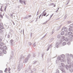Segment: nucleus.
<instances>
[{"label":"nucleus","instance_id":"09e8293b","mask_svg":"<svg viewBox=\"0 0 73 73\" xmlns=\"http://www.w3.org/2000/svg\"><path fill=\"white\" fill-rule=\"evenodd\" d=\"M0 73H3V71L1 70H0Z\"/></svg>","mask_w":73,"mask_h":73},{"label":"nucleus","instance_id":"7ed1b4c3","mask_svg":"<svg viewBox=\"0 0 73 73\" xmlns=\"http://www.w3.org/2000/svg\"><path fill=\"white\" fill-rule=\"evenodd\" d=\"M65 68H66L67 70H68L69 68H71V66L70 65H68L66 64L65 66Z\"/></svg>","mask_w":73,"mask_h":73},{"label":"nucleus","instance_id":"72a5a7b5","mask_svg":"<svg viewBox=\"0 0 73 73\" xmlns=\"http://www.w3.org/2000/svg\"><path fill=\"white\" fill-rule=\"evenodd\" d=\"M7 68H6L5 69V70L4 71V72H6V71H7Z\"/></svg>","mask_w":73,"mask_h":73},{"label":"nucleus","instance_id":"423d86ee","mask_svg":"<svg viewBox=\"0 0 73 73\" xmlns=\"http://www.w3.org/2000/svg\"><path fill=\"white\" fill-rule=\"evenodd\" d=\"M3 45H4L3 43L2 42H0V48L2 49V48L3 47Z\"/></svg>","mask_w":73,"mask_h":73},{"label":"nucleus","instance_id":"c03bdc74","mask_svg":"<svg viewBox=\"0 0 73 73\" xmlns=\"http://www.w3.org/2000/svg\"><path fill=\"white\" fill-rule=\"evenodd\" d=\"M27 16H26L25 17H24V19H27Z\"/></svg>","mask_w":73,"mask_h":73},{"label":"nucleus","instance_id":"bf43d9fd","mask_svg":"<svg viewBox=\"0 0 73 73\" xmlns=\"http://www.w3.org/2000/svg\"><path fill=\"white\" fill-rule=\"evenodd\" d=\"M6 6H5V10L6 9Z\"/></svg>","mask_w":73,"mask_h":73},{"label":"nucleus","instance_id":"9d476101","mask_svg":"<svg viewBox=\"0 0 73 73\" xmlns=\"http://www.w3.org/2000/svg\"><path fill=\"white\" fill-rule=\"evenodd\" d=\"M65 40V37L64 36H62V38L60 39V41H63Z\"/></svg>","mask_w":73,"mask_h":73},{"label":"nucleus","instance_id":"473e14b6","mask_svg":"<svg viewBox=\"0 0 73 73\" xmlns=\"http://www.w3.org/2000/svg\"><path fill=\"white\" fill-rule=\"evenodd\" d=\"M8 70L9 71H10V70H11V68H9V69Z\"/></svg>","mask_w":73,"mask_h":73},{"label":"nucleus","instance_id":"6ab92c4d","mask_svg":"<svg viewBox=\"0 0 73 73\" xmlns=\"http://www.w3.org/2000/svg\"><path fill=\"white\" fill-rule=\"evenodd\" d=\"M60 61H61V62H65V61L64 60V59L63 60V59H60Z\"/></svg>","mask_w":73,"mask_h":73},{"label":"nucleus","instance_id":"a18cd8bd","mask_svg":"<svg viewBox=\"0 0 73 73\" xmlns=\"http://www.w3.org/2000/svg\"><path fill=\"white\" fill-rule=\"evenodd\" d=\"M0 17H3V15H0Z\"/></svg>","mask_w":73,"mask_h":73},{"label":"nucleus","instance_id":"a19ab883","mask_svg":"<svg viewBox=\"0 0 73 73\" xmlns=\"http://www.w3.org/2000/svg\"><path fill=\"white\" fill-rule=\"evenodd\" d=\"M56 73H59V70H57Z\"/></svg>","mask_w":73,"mask_h":73},{"label":"nucleus","instance_id":"864d4df0","mask_svg":"<svg viewBox=\"0 0 73 73\" xmlns=\"http://www.w3.org/2000/svg\"><path fill=\"white\" fill-rule=\"evenodd\" d=\"M41 14L39 16V19H40V17H41Z\"/></svg>","mask_w":73,"mask_h":73},{"label":"nucleus","instance_id":"9b49d317","mask_svg":"<svg viewBox=\"0 0 73 73\" xmlns=\"http://www.w3.org/2000/svg\"><path fill=\"white\" fill-rule=\"evenodd\" d=\"M66 56L67 57H69V56H70L71 57H72V54H71L70 55L69 54H66Z\"/></svg>","mask_w":73,"mask_h":73},{"label":"nucleus","instance_id":"c85d7f7f","mask_svg":"<svg viewBox=\"0 0 73 73\" xmlns=\"http://www.w3.org/2000/svg\"><path fill=\"white\" fill-rule=\"evenodd\" d=\"M0 32H1V33H2L3 32V30L1 29H0Z\"/></svg>","mask_w":73,"mask_h":73},{"label":"nucleus","instance_id":"0e129e2a","mask_svg":"<svg viewBox=\"0 0 73 73\" xmlns=\"http://www.w3.org/2000/svg\"><path fill=\"white\" fill-rule=\"evenodd\" d=\"M48 15H49V14H48L47 15H46V17L48 16Z\"/></svg>","mask_w":73,"mask_h":73},{"label":"nucleus","instance_id":"dca6fc26","mask_svg":"<svg viewBox=\"0 0 73 73\" xmlns=\"http://www.w3.org/2000/svg\"><path fill=\"white\" fill-rule=\"evenodd\" d=\"M70 71L71 72H73V69L72 68H71V67L70 68Z\"/></svg>","mask_w":73,"mask_h":73},{"label":"nucleus","instance_id":"2f4dec72","mask_svg":"<svg viewBox=\"0 0 73 73\" xmlns=\"http://www.w3.org/2000/svg\"><path fill=\"white\" fill-rule=\"evenodd\" d=\"M47 23V21L45 22H44V23H43V24H46Z\"/></svg>","mask_w":73,"mask_h":73},{"label":"nucleus","instance_id":"a878e982","mask_svg":"<svg viewBox=\"0 0 73 73\" xmlns=\"http://www.w3.org/2000/svg\"><path fill=\"white\" fill-rule=\"evenodd\" d=\"M70 27L71 28H73V24L70 25Z\"/></svg>","mask_w":73,"mask_h":73},{"label":"nucleus","instance_id":"cd10ccee","mask_svg":"<svg viewBox=\"0 0 73 73\" xmlns=\"http://www.w3.org/2000/svg\"><path fill=\"white\" fill-rule=\"evenodd\" d=\"M58 45H59L57 44V43L56 44V48H58Z\"/></svg>","mask_w":73,"mask_h":73},{"label":"nucleus","instance_id":"5701e85b","mask_svg":"<svg viewBox=\"0 0 73 73\" xmlns=\"http://www.w3.org/2000/svg\"><path fill=\"white\" fill-rule=\"evenodd\" d=\"M66 42H64L62 43V45L63 46H64V45H65V44H66Z\"/></svg>","mask_w":73,"mask_h":73},{"label":"nucleus","instance_id":"6e6d98bb","mask_svg":"<svg viewBox=\"0 0 73 73\" xmlns=\"http://www.w3.org/2000/svg\"><path fill=\"white\" fill-rule=\"evenodd\" d=\"M2 40V39H1L0 38V42H1V41Z\"/></svg>","mask_w":73,"mask_h":73},{"label":"nucleus","instance_id":"603ef678","mask_svg":"<svg viewBox=\"0 0 73 73\" xmlns=\"http://www.w3.org/2000/svg\"><path fill=\"white\" fill-rule=\"evenodd\" d=\"M44 12H45V11H44L42 13V16H43V14H44Z\"/></svg>","mask_w":73,"mask_h":73},{"label":"nucleus","instance_id":"c756f323","mask_svg":"<svg viewBox=\"0 0 73 73\" xmlns=\"http://www.w3.org/2000/svg\"><path fill=\"white\" fill-rule=\"evenodd\" d=\"M72 41V38H71L70 39H69V41Z\"/></svg>","mask_w":73,"mask_h":73},{"label":"nucleus","instance_id":"f257e3e1","mask_svg":"<svg viewBox=\"0 0 73 73\" xmlns=\"http://www.w3.org/2000/svg\"><path fill=\"white\" fill-rule=\"evenodd\" d=\"M62 30L63 31H64V32H66L68 29L66 27H63L62 29Z\"/></svg>","mask_w":73,"mask_h":73},{"label":"nucleus","instance_id":"5fc2aeb1","mask_svg":"<svg viewBox=\"0 0 73 73\" xmlns=\"http://www.w3.org/2000/svg\"><path fill=\"white\" fill-rule=\"evenodd\" d=\"M7 38H9V35H8V36H7Z\"/></svg>","mask_w":73,"mask_h":73},{"label":"nucleus","instance_id":"e433bc0d","mask_svg":"<svg viewBox=\"0 0 73 73\" xmlns=\"http://www.w3.org/2000/svg\"><path fill=\"white\" fill-rule=\"evenodd\" d=\"M46 13H45L43 15L44 16H46Z\"/></svg>","mask_w":73,"mask_h":73},{"label":"nucleus","instance_id":"412c9836","mask_svg":"<svg viewBox=\"0 0 73 73\" xmlns=\"http://www.w3.org/2000/svg\"><path fill=\"white\" fill-rule=\"evenodd\" d=\"M3 6H1V8L0 9V11H2V12H3Z\"/></svg>","mask_w":73,"mask_h":73},{"label":"nucleus","instance_id":"13d9d810","mask_svg":"<svg viewBox=\"0 0 73 73\" xmlns=\"http://www.w3.org/2000/svg\"><path fill=\"white\" fill-rule=\"evenodd\" d=\"M12 56H11V57L10 58V60H11V59H12Z\"/></svg>","mask_w":73,"mask_h":73},{"label":"nucleus","instance_id":"ddd939ff","mask_svg":"<svg viewBox=\"0 0 73 73\" xmlns=\"http://www.w3.org/2000/svg\"><path fill=\"white\" fill-rule=\"evenodd\" d=\"M2 52L4 54H6L7 53V51L5 50H3Z\"/></svg>","mask_w":73,"mask_h":73},{"label":"nucleus","instance_id":"2eb2a0df","mask_svg":"<svg viewBox=\"0 0 73 73\" xmlns=\"http://www.w3.org/2000/svg\"><path fill=\"white\" fill-rule=\"evenodd\" d=\"M25 58V56H23L22 55H21V59H23V58Z\"/></svg>","mask_w":73,"mask_h":73},{"label":"nucleus","instance_id":"ea45409f","mask_svg":"<svg viewBox=\"0 0 73 73\" xmlns=\"http://www.w3.org/2000/svg\"><path fill=\"white\" fill-rule=\"evenodd\" d=\"M30 56H31V55H30V54L28 55V58H29V57H30Z\"/></svg>","mask_w":73,"mask_h":73},{"label":"nucleus","instance_id":"4d7b16f0","mask_svg":"<svg viewBox=\"0 0 73 73\" xmlns=\"http://www.w3.org/2000/svg\"><path fill=\"white\" fill-rule=\"evenodd\" d=\"M0 54H1H1H2V52H0Z\"/></svg>","mask_w":73,"mask_h":73},{"label":"nucleus","instance_id":"052dcab7","mask_svg":"<svg viewBox=\"0 0 73 73\" xmlns=\"http://www.w3.org/2000/svg\"><path fill=\"white\" fill-rule=\"evenodd\" d=\"M56 13H57V12H58V10H57L56 11Z\"/></svg>","mask_w":73,"mask_h":73},{"label":"nucleus","instance_id":"3c124183","mask_svg":"<svg viewBox=\"0 0 73 73\" xmlns=\"http://www.w3.org/2000/svg\"><path fill=\"white\" fill-rule=\"evenodd\" d=\"M68 23H71V22H70V21H68Z\"/></svg>","mask_w":73,"mask_h":73},{"label":"nucleus","instance_id":"f704fd0d","mask_svg":"<svg viewBox=\"0 0 73 73\" xmlns=\"http://www.w3.org/2000/svg\"><path fill=\"white\" fill-rule=\"evenodd\" d=\"M57 37L58 38H60V35H58L57 36Z\"/></svg>","mask_w":73,"mask_h":73},{"label":"nucleus","instance_id":"b1692460","mask_svg":"<svg viewBox=\"0 0 73 73\" xmlns=\"http://www.w3.org/2000/svg\"><path fill=\"white\" fill-rule=\"evenodd\" d=\"M72 33V32H70L68 33V35H71Z\"/></svg>","mask_w":73,"mask_h":73},{"label":"nucleus","instance_id":"de8ad7c7","mask_svg":"<svg viewBox=\"0 0 73 73\" xmlns=\"http://www.w3.org/2000/svg\"><path fill=\"white\" fill-rule=\"evenodd\" d=\"M53 14H52V15H51L50 16V18H51V17H52V16H53Z\"/></svg>","mask_w":73,"mask_h":73},{"label":"nucleus","instance_id":"8fccbe9b","mask_svg":"<svg viewBox=\"0 0 73 73\" xmlns=\"http://www.w3.org/2000/svg\"><path fill=\"white\" fill-rule=\"evenodd\" d=\"M67 44H68V45H69V44H70V42H68Z\"/></svg>","mask_w":73,"mask_h":73},{"label":"nucleus","instance_id":"4c0bfd02","mask_svg":"<svg viewBox=\"0 0 73 73\" xmlns=\"http://www.w3.org/2000/svg\"><path fill=\"white\" fill-rule=\"evenodd\" d=\"M62 66H63V67H65V65L64 64H62Z\"/></svg>","mask_w":73,"mask_h":73},{"label":"nucleus","instance_id":"f8f14e48","mask_svg":"<svg viewBox=\"0 0 73 73\" xmlns=\"http://www.w3.org/2000/svg\"><path fill=\"white\" fill-rule=\"evenodd\" d=\"M60 57H61V58H65V56L64 54H62L61 55Z\"/></svg>","mask_w":73,"mask_h":73},{"label":"nucleus","instance_id":"0eeeda50","mask_svg":"<svg viewBox=\"0 0 73 73\" xmlns=\"http://www.w3.org/2000/svg\"><path fill=\"white\" fill-rule=\"evenodd\" d=\"M61 60V57H60L58 56L57 58V60L56 61V64H57L58 63V61H59V60Z\"/></svg>","mask_w":73,"mask_h":73},{"label":"nucleus","instance_id":"4468645a","mask_svg":"<svg viewBox=\"0 0 73 73\" xmlns=\"http://www.w3.org/2000/svg\"><path fill=\"white\" fill-rule=\"evenodd\" d=\"M65 40L66 41H69V39L67 38H65Z\"/></svg>","mask_w":73,"mask_h":73},{"label":"nucleus","instance_id":"bb28decb","mask_svg":"<svg viewBox=\"0 0 73 73\" xmlns=\"http://www.w3.org/2000/svg\"><path fill=\"white\" fill-rule=\"evenodd\" d=\"M69 31H72V28H69Z\"/></svg>","mask_w":73,"mask_h":73},{"label":"nucleus","instance_id":"c9c22d12","mask_svg":"<svg viewBox=\"0 0 73 73\" xmlns=\"http://www.w3.org/2000/svg\"><path fill=\"white\" fill-rule=\"evenodd\" d=\"M70 38H72V37H73V36L72 35H71L70 36Z\"/></svg>","mask_w":73,"mask_h":73},{"label":"nucleus","instance_id":"49530a36","mask_svg":"<svg viewBox=\"0 0 73 73\" xmlns=\"http://www.w3.org/2000/svg\"><path fill=\"white\" fill-rule=\"evenodd\" d=\"M49 47H48V48L47 49V51H48L49 50Z\"/></svg>","mask_w":73,"mask_h":73},{"label":"nucleus","instance_id":"e2e57ef3","mask_svg":"<svg viewBox=\"0 0 73 73\" xmlns=\"http://www.w3.org/2000/svg\"><path fill=\"white\" fill-rule=\"evenodd\" d=\"M29 17H31V16L29 15Z\"/></svg>","mask_w":73,"mask_h":73},{"label":"nucleus","instance_id":"aec40b11","mask_svg":"<svg viewBox=\"0 0 73 73\" xmlns=\"http://www.w3.org/2000/svg\"><path fill=\"white\" fill-rule=\"evenodd\" d=\"M61 35H64V31H62L61 32Z\"/></svg>","mask_w":73,"mask_h":73},{"label":"nucleus","instance_id":"37998d69","mask_svg":"<svg viewBox=\"0 0 73 73\" xmlns=\"http://www.w3.org/2000/svg\"><path fill=\"white\" fill-rule=\"evenodd\" d=\"M36 70V69L35 68H34L33 69V72H34V71H35Z\"/></svg>","mask_w":73,"mask_h":73},{"label":"nucleus","instance_id":"a211bd4d","mask_svg":"<svg viewBox=\"0 0 73 73\" xmlns=\"http://www.w3.org/2000/svg\"><path fill=\"white\" fill-rule=\"evenodd\" d=\"M37 61H34L33 62V64H35L37 63Z\"/></svg>","mask_w":73,"mask_h":73},{"label":"nucleus","instance_id":"69168bd1","mask_svg":"<svg viewBox=\"0 0 73 73\" xmlns=\"http://www.w3.org/2000/svg\"><path fill=\"white\" fill-rule=\"evenodd\" d=\"M23 34H24V30H23Z\"/></svg>","mask_w":73,"mask_h":73},{"label":"nucleus","instance_id":"f3484780","mask_svg":"<svg viewBox=\"0 0 73 73\" xmlns=\"http://www.w3.org/2000/svg\"><path fill=\"white\" fill-rule=\"evenodd\" d=\"M3 50H7V46H4L3 47Z\"/></svg>","mask_w":73,"mask_h":73},{"label":"nucleus","instance_id":"f03ea898","mask_svg":"<svg viewBox=\"0 0 73 73\" xmlns=\"http://www.w3.org/2000/svg\"><path fill=\"white\" fill-rule=\"evenodd\" d=\"M60 68L62 72H64L65 70H64V68H63V67H62V65L60 66Z\"/></svg>","mask_w":73,"mask_h":73},{"label":"nucleus","instance_id":"6e6552de","mask_svg":"<svg viewBox=\"0 0 73 73\" xmlns=\"http://www.w3.org/2000/svg\"><path fill=\"white\" fill-rule=\"evenodd\" d=\"M28 58H26L25 60L23 62L25 64H26V63H27L28 62Z\"/></svg>","mask_w":73,"mask_h":73},{"label":"nucleus","instance_id":"39448f33","mask_svg":"<svg viewBox=\"0 0 73 73\" xmlns=\"http://www.w3.org/2000/svg\"><path fill=\"white\" fill-rule=\"evenodd\" d=\"M10 44L11 46L13 45V40H11L10 41Z\"/></svg>","mask_w":73,"mask_h":73},{"label":"nucleus","instance_id":"79ce46f5","mask_svg":"<svg viewBox=\"0 0 73 73\" xmlns=\"http://www.w3.org/2000/svg\"><path fill=\"white\" fill-rule=\"evenodd\" d=\"M12 23H13V25H15V23H14V22L13 21H12Z\"/></svg>","mask_w":73,"mask_h":73},{"label":"nucleus","instance_id":"7c9ffc66","mask_svg":"<svg viewBox=\"0 0 73 73\" xmlns=\"http://www.w3.org/2000/svg\"><path fill=\"white\" fill-rule=\"evenodd\" d=\"M54 4V3H51L50 4H49L50 5H53Z\"/></svg>","mask_w":73,"mask_h":73},{"label":"nucleus","instance_id":"1a4fd4ad","mask_svg":"<svg viewBox=\"0 0 73 73\" xmlns=\"http://www.w3.org/2000/svg\"><path fill=\"white\" fill-rule=\"evenodd\" d=\"M19 3H21V4H23L25 5V1H23L21 0H20L19 1Z\"/></svg>","mask_w":73,"mask_h":73},{"label":"nucleus","instance_id":"4be33fe9","mask_svg":"<svg viewBox=\"0 0 73 73\" xmlns=\"http://www.w3.org/2000/svg\"><path fill=\"white\" fill-rule=\"evenodd\" d=\"M67 63L68 64H71L70 60L67 61Z\"/></svg>","mask_w":73,"mask_h":73},{"label":"nucleus","instance_id":"58836bf2","mask_svg":"<svg viewBox=\"0 0 73 73\" xmlns=\"http://www.w3.org/2000/svg\"><path fill=\"white\" fill-rule=\"evenodd\" d=\"M68 3H67L66 4H69V3L70 1H69V0H68Z\"/></svg>","mask_w":73,"mask_h":73},{"label":"nucleus","instance_id":"680f3d73","mask_svg":"<svg viewBox=\"0 0 73 73\" xmlns=\"http://www.w3.org/2000/svg\"><path fill=\"white\" fill-rule=\"evenodd\" d=\"M64 18H65V19H66V16H65V17H64Z\"/></svg>","mask_w":73,"mask_h":73},{"label":"nucleus","instance_id":"393cba45","mask_svg":"<svg viewBox=\"0 0 73 73\" xmlns=\"http://www.w3.org/2000/svg\"><path fill=\"white\" fill-rule=\"evenodd\" d=\"M67 61H70V58H69L68 57L67 58Z\"/></svg>","mask_w":73,"mask_h":73},{"label":"nucleus","instance_id":"774afa93","mask_svg":"<svg viewBox=\"0 0 73 73\" xmlns=\"http://www.w3.org/2000/svg\"><path fill=\"white\" fill-rule=\"evenodd\" d=\"M50 46H51L50 47V48H51V47H52V45H50Z\"/></svg>","mask_w":73,"mask_h":73},{"label":"nucleus","instance_id":"338daca9","mask_svg":"<svg viewBox=\"0 0 73 73\" xmlns=\"http://www.w3.org/2000/svg\"><path fill=\"white\" fill-rule=\"evenodd\" d=\"M44 36H43L42 38H41V39H42L43 38H44Z\"/></svg>","mask_w":73,"mask_h":73},{"label":"nucleus","instance_id":"20e7f679","mask_svg":"<svg viewBox=\"0 0 73 73\" xmlns=\"http://www.w3.org/2000/svg\"><path fill=\"white\" fill-rule=\"evenodd\" d=\"M23 66H21L20 64H19L18 66V71H20L21 70V68Z\"/></svg>","mask_w":73,"mask_h":73}]
</instances>
